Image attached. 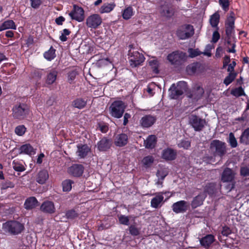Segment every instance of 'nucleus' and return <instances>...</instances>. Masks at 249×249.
<instances>
[{
	"label": "nucleus",
	"mask_w": 249,
	"mask_h": 249,
	"mask_svg": "<svg viewBox=\"0 0 249 249\" xmlns=\"http://www.w3.org/2000/svg\"><path fill=\"white\" fill-rule=\"evenodd\" d=\"M210 151L214 157H219L221 159L227 153V144L219 140H213L210 144Z\"/></svg>",
	"instance_id": "f257e3e1"
},
{
	"label": "nucleus",
	"mask_w": 249,
	"mask_h": 249,
	"mask_svg": "<svg viewBox=\"0 0 249 249\" xmlns=\"http://www.w3.org/2000/svg\"><path fill=\"white\" fill-rule=\"evenodd\" d=\"M2 229L4 231L11 235H18L24 230V225L16 220H8L3 223Z\"/></svg>",
	"instance_id": "f03ea898"
},
{
	"label": "nucleus",
	"mask_w": 249,
	"mask_h": 249,
	"mask_svg": "<svg viewBox=\"0 0 249 249\" xmlns=\"http://www.w3.org/2000/svg\"><path fill=\"white\" fill-rule=\"evenodd\" d=\"M29 110V107L27 104L19 103L13 107L12 115L15 120H23L28 115Z\"/></svg>",
	"instance_id": "7ed1b4c3"
},
{
	"label": "nucleus",
	"mask_w": 249,
	"mask_h": 249,
	"mask_svg": "<svg viewBox=\"0 0 249 249\" xmlns=\"http://www.w3.org/2000/svg\"><path fill=\"white\" fill-rule=\"evenodd\" d=\"M187 59L186 53L179 50L173 51L167 56V60L171 65L179 66L183 64Z\"/></svg>",
	"instance_id": "20e7f679"
},
{
	"label": "nucleus",
	"mask_w": 249,
	"mask_h": 249,
	"mask_svg": "<svg viewBox=\"0 0 249 249\" xmlns=\"http://www.w3.org/2000/svg\"><path fill=\"white\" fill-rule=\"evenodd\" d=\"M125 105L124 102L117 100L113 102L109 107L110 115L113 118H121L124 113Z\"/></svg>",
	"instance_id": "39448f33"
},
{
	"label": "nucleus",
	"mask_w": 249,
	"mask_h": 249,
	"mask_svg": "<svg viewBox=\"0 0 249 249\" xmlns=\"http://www.w3.org/2000/svg\"><path fill=\"white\" fill-rule=\"evenodd\" d=\"M187 86V83L184 81L179 82L177 86L174 84H172L169 89L170 98L178 99L186 90Z\"/></svg>",
	"instance_id": "423d86ee"
},
{
	"label": "nucleus",
	"mask_w": 249,
	"mask_h": 249,
	"mask_svg": "<svg viewBox=\"0 0 249 249\" xmlns=\"http://www.w3.org/2000/svg\"><path fill=\"white\" fill-rule=\"evenodd\" d=\"M194 34V27L190 24H183L179 26L176 31V35L180 40L188 39Z\"/></svg>",
	"instance_id": "0eeeda50"
},
{
	"label": "nucleus",
	"mask_w": 249,
	"mask_h": 249,
	"mask_svg": "<svg viewBox=\"0 0 249 249\" xmlns=\"http://www.w3.org/2000/svg\"><path fill=\"white\" fill-rule=\"evenodd\" d=\"M128 55L129 64L132 68H136L142 65L145 60L144 55L137 51L129 50Z\"/></svg>",
	"instance_id": "6e6552de"
},
{
	"label": "nucleus",
	"mask_w": 249,
	"mask_h": 249,
	"mask_svg": "<svg viewBox=\"0 0 249 249\" xmlns=\"http://www.w3.org/2000/svg\"><path fill=\"white\" fill-rule=\"evenodd\" d=\"M160 13L161 17L170 18L175 13V8L171 2H164L160 7Z\"/></svg>",
	"instance_id": "1a4fd4ad"
},
{
	"label": "nucleus",
	"mask_w": 249,
	"mask_h": 249,
	"mask_svg": "<svg viewBox=\"0 0 249 249\" xmlns=\"http://www.w3.org/2000/svg\"><path fill=\"white\" fill-rule=\"evenodd\" d=\"M189 123L195 131H201L205 127L206 122L196 115H192L189 118Z\"/></svg>",
	"instance_id": "9d476101"
},
{
	"label": "nucleus",
	"mask_w": 249,
	"mask_h": 249,
	"mask_svg": "<svg viewBox=\"0 0 249 249\" xmlns=\"http://www.w3.org/2000/svg\"><path fill=\"white\" fill-rule=\"evenodd\" d=\"M235 17L234 13L231 11L227 17L225 22V33L226 36H231L234 33Z\"/></svg>",
	"instance_id": "9b49d317"
},
{
	"label": "nucleus",
	"mask_w": 249,
	"mask_h": 249,
	"mask_svg": "<svg viewBox=\"0 0 249 249\" xmlns=\"http://www.w3.org/2000/svg\"><path fill=\"white\" fill-rule=\"evenodd\" d=\"M69 15L72 20H75L78 22H82L85 18L83 8L76 4L73 5V9L69 13Z\"/></svg>",
	"instance_id": "f8f14e48"
},
{
	"label": "nucleus",
	"mask_w": 249,
	"mask_h": 249,
	"mask_svg": "<svg viewBox=\"0 0 249 249\" xmlns=\"http://www.w3.org/2000/svg\"><path fill=\"white\" fill-rule=\"evenodd\" d=\"M101 17L97 14H92L86 19V25L88 28L97 29L102 23Z\"/></svg>",
	"instance_id": "ddd939ff"
},
{
	"label": "nucleus",
	"mask_w": 249,
	"mask_h": 249,
	"mask_svg": "<svg viewBox=\"0 0 249 249\" xmlns=\"http://www.w3.org/2000/svg\"><path fill=\"white\" fill-rule=\"evenodd\" d=\"M204 93V89L200 86H197L188 91L187 93V96L192 99L193 101H197L201 98Z\"/></svg>",
	"instance_id": "4468645a"
},
{
	"label": "nucleus",
	"mask_w": 249,
	"mask_h": 249,
	"mask_svg": "<svg viewBox=\"0 0 249 249\" xmlns=\"http://www.w3.org/2000/svg\"><path fill=\"white\" fill-rule=\"evenodd\" d=\"M189 207V203L185 200L176 202L172 206L173 211L176 213H184L188 209Z\"/></svg>",
	"instance_id": "2eb2a0df"
},
{
	"label": "nucleus",
	"mask_w": 249,
	"mask_h": 249,
	"mask_svg": "<svg viewBox=\"0 0 249 249\" xmlns=\"http://www.w3.org/2000/svg\"><path fill=\"white\" fill-rule=\"evenodd\" d=\"M112 144L111 139L104 137L97 143V149L100 151L105 152L108 151Z\"/></svg>",
	"instance_id": "dca6fc26"
},
{
	"label": "nucleus",
	"mask_w": 249,
	"mask_h": 249,
	"mask_svg": "<svg viewBox=\"0 0 249 249\" xmlns=\"http://www.w3.org/2000/svg\"><path fill=\"white\" fill-rule=\"evenodd\" d=\"M157 118L151 115H145L140 121L141 126L142 128H149L152 126L156 122Z\"/></svg>",
	"instance_id": "f3484780"
},
{
	"label": "nucleus",
	"mask_w": 249,
	"mask_h": 249,
	"mask_svg": "<svg viewBox=\"0 0 249 249\" xmlns=\"http://www.w3.org/2000/svg\"><path fill=\"white\" fill-rule=\"evenodd\" d=\"M84 167L82 164H74L68 169L69 173L74 177H80L84 173Z\"/></svg>",
	"instance_id": "a211bd4d"
},
{
	"label": "nucleus",
	"mask_w": 249,
	"mask_h": 249,
	"mask_svg": "<svg viewBox=\"0 0 249 249\" xmlns=\"http://www.w3.org/2000/svg\"><path fill=\"white\" fill-rule=\"evenodd\" d=\"M177 155L176 150L168 147L162 150L161 158L166 161H172L176 159Z\"/></svg>",
	"instance_id": "6ab92c4d"
},
{
	"label": "nucleus",
	"mask_w": 249,
	"mask_h": 249,
	"mask_svg": "<svg viewBox=\"0 0 249 249\" xmlns=\"http://www.w3.org/2000/svg\"><path fill=\"white\" fill-rule=\"evenodd\" d=\"M235 174L233 171L229 168H226L221 175V181L223 182H232L234 181Z\"/></svg>",
	"instance_id": "aec40b11"
},
{
	"label": "nucleus",
	"mask_w": 249,
	"mask_h": 249,
	"mask_svg": "<svg viewBox=\"0 0 249 249\" xmlns=\"http://www.w3.org/2000/svg\"><path fill=\"white\" fill-rule=\"evenodd\" d=\"M77 147L76 154L81 159L85 158L90 151V147L86 144H78Z\"/></svg>",
	"instance_id": "412c9836"
},
{
	"label": "nucleus",
	"mask_w": 249,
	"mask_h": 249,
	"mask_svg": "<svg viewBox=\"0 0 249 249\" xmlns=\"http://www.w3.org/2000/svg\"><path fill=\"white\" fill-rule=\"evenodd\" d=\"M207 195L205 193H200L197 196H195L191 202V206L193 209L196 208L198 207L201 206Z\"/></svg>",
	"instance_id": "4be33fe9"
},
{
	"label": "nucleus",
	"mask_w": 249,
	"mask_h": 249,
	"mask_svg": "<svg viewBox=\"0 0 249 249\" xmlns=\"http://www.w3.org/2000/svg\"><path fill=\"white\" fill-rule=\"evenodd\" d=\"M88 99L86 98L77 97L71 102V106L79 109L84 108L87 105Z\"/></svg>",
	"instance_id": "5701e85b"
},
{
	"label": "nucleus",
	"mask_w": 249,
	"mask_h": 249,
	"mask_svg": "<svg viewBox=\"0 0 249 249\" xmlns=\"http://www.w3.org/2000/svg\"><path fill=\"white\" fill-rule=\"evenodd\" d=\"M40 210L44 213L52 214L55 212V209L53 202L46 201L41 204Z\"/></svg>",
	"instance_id": "b1692460"
},
{
	"label": "nucleus",
	"mask_w": 249,
	"mask_h": 249,
	"mask_svg": "<svg viewBox=\"0 0 249 249\" xmlns=\"http://www.w3.org/2000/svg\"><path fill=\"white\" fill-rule=\"evenodd\" d=\"M19 154L32 155L35 153L33 147L29 143L22 145L18 149Z\"/></svg>",
	"instance_id": "393cba45"
},
{
	"label": "nucleus",
	"mask_w": 249,
	"mask_h": 249,
	"mask_svg": "<svg viewBox=\"0 0 249 249\" xmlns=\"http://www.w3.org/2000/svg\"><path fill=\"white\" fill-rule=\"evenodd\" d=\"M214 240V236L213 235L207 234L200 240V243L202 247L208 249Z\"/></svg>",
	"instance_id": "a878e982"
},
{
	"label": "nucleus",
	"mask_w": 249,
	"mask_h": 249,
	"mask_svg": "<svg viewBox=\"0 0 249 249\" xmlns=\"http://www.w3.org/2000/svg\"><path fill=\"white\" fill-rule=\"evenodd\" d=\"M128 142V136L124 133H121L117 135L116 137L114 143L117 146L123 147L125 146Z\"/></svg>",
	"instance_id": "bb28decb"
},
{
	"label": "nucleus",
	"mask_w": 249,
	"mask_h": 249,
	"mask_svg": "<svg viewBox=\"0 0 249 249\" xmlns=\"http://www.w3.org/2000/svg\"><path fill=\"white\" fill-rule=\"evenodd\" d=\"M166 193L159 192L157 194L155 197H153L151 200V206L154 208H158L159 207L160 203L163 201V194Z\"/></svg>",
	"instance_id": "cd10ccee"
},
{
	"label": "nucleus",
	"mask_w": 249,
	"mask_h": 249,
	"mask_svg": "<svg viewBox=\"0 0 249 249\" xmlns=\"http://www.w3.org/2000/svg\"><path fill=\"white\" fill-rule=\"evenodd\" d=\"M49 178V174L47 170L43 169L37 174L36 181L40 184H44Z\"/></svg>",
	"instance_id": "c85d7f7f"
},
{
	"label": "nucleus",
	"mask_w": 249,
	"mask_h": 249,
	"mask_svg": "<svg viewBox=\"0 0 249 249\" xmlns=\"http://www.w3.org/2000/svg\"><path fill=\"white\" fill-rule=\"evenodd\" d=\"M157 142V138L154 135H149L144 141L145 147L148 149L154 148Z\"/></svg>",
	"instance_id": "c756f323"
},
{
	"label": "nucleus",
	"mask_w": 249,
	"mask_h": 249,
	"mask_svg": "<svg viewBox=\"0 0 249 249\" xmlns=\"http://www.w3.org/2000/svg\"><path fill=\"white\" fill-rule=\"evenodd\" d=\"M37 200L34 196L27 198L24 202V208L27 210H31L37 206Z\"/></svg>",
	"instance_id": "7c9ffc66"
},
{
	"label": "nucleus",
	"mask_w": 249,
	"mask_h": 249,
	"mask_svg": "<svg viewBox=\"0 0 249 249\" xmlns=\"http://www.w3.org/2000/svg\"><path fill=\"white\" fill-rule=\"evenodd\" d=\"M17 26L13 20H7L4 21L0 26V32L6 29L16 30Z\"/></svg>",
	"instance_id": "2f4dec72"
},
{
	"label": "nucleus",
	"mask_w": 249,
	"mask_h": 249,
	"mask_svg": "<svg viewBox=\"0 0 249 249\" xmlns=\"http://www.w3.org/2000/svg\"><path fill=\"white\" fill-rule=\"evenodd\" d=\"M58 72L54 69L51 70L47 75L46 83L49 85L53 84L56 80Z\"/></svg>",
	"instance_id": "473e14b6"
},
{
	"label": "nucleus",
	"mask_w": 249,
	"mask_h": 249,
	"mask_svg": "<svg viewBox=\"0 0 249 249\" xmlns=\"http://www.w3.org/2000/svg\"><path fill=\"white\" fill-rule=\"evenodd\" d=\"M116 6L115 3H105L100 8L101 14L108 13L112 11Z\"/></svg>",
	"instance_id": "72a5a7b5"
},
{
	"label": "nucleus",
	"mask_w": 249,
	"mask_h": 249,
	"mask_svg": "<svg viewBox=\"0 0 249 249\" xmlns=\"http://www.w3.org/2000/svg\"><path fill=\"white\" fill-rule=\"evenodd\" d=\"M56 50L52 46L49 50L44 52V57L48 61H51L56 57Z\"/></svg>",
	"instance_id": "f704fd0d"
},
{
	"label": "nucleus",
	"mask_w": 249,
	"mask_h": 249,
	"mask_svg": "<svg viewBox=\"0 0 249 249\" xmlns=\"http://www.w3.org/2000/svg\"><path fill=\"white\" fill-rule=\"evenodd\" d=\"M215 184L214 183H209L205 186L203 193H205L206 195L207 194L210 196H212L215 194Z\"/></svg>",
	"instance_id": "c9c22d12"
},
{
	"label": "nucleus",
	"mask_w": 249,
	"mask_h": 249,
	"mask_svg": "<svg viewBox=\"0 0 249 249\" xmlns=\"http://www.w3.org/2000/svg\"><path fill=\"white\" fill-rule=\"evenodd\" d=\"M219 19H220V15L217 12L214 13L213 15H212L211 16L210 19V22L211 25V26L215 28L216 27L217 29H218V25L219 22Z\"/></svg>",
	"instance_id": "e433bc0d"
},
{
	"label": "nucleus",
	"mask_w": 249,
	"mask_h": 249,
	"mask_svg": "<svg viewBox=\"0 0 249 249\" xmlns=\"http://www.w3.org/2000/svg\"><path fill=\"white\" fill-rule=\"evenodd\" d=\"M240 142L245 144H249V127L246 128L242 133Z\"/></svg>",
	"instance_id": "4c0bfd02"
},
{
	"label": "nucleus",
	"mask_w": 249,
	"mask_h": 249,
	"mask_svg": "<svg viewBox=\"0 0 249 249\" xmlns=\"http://www.w3.org/2000/svg\"><path fill=\"white\" fill-rule=\"evenodd\" d=\"M2 70L10 75L15 72L16 68L15 66L11 63H4L2 67Z\"/></svg>",
	"instance_id": "58836bf2"
},
{
	"label": "nucleus",
	"mask_w": 249,
	"mask_h": 249,
	"mask_svg": "<svg viewBox=\"0 0 249 249\" xmlns=\"http://www.w3.org/2000/svg\"><path fill=\"white\" fill-rule=\"evenodd\" d=\"M149 65L151 67L153 72L156 74L159 73L160 62L157 59L150 60L149 62Z\"/></svg>",
	"instance_id": "ea45409f"
},
{
	"label": "nucleus",
	"mask_w": 249,
	"mask_h": 249,
	"mask_svg": "<svg viewBox=\"0 0 249 249\" xmlns=\"http://www.w3.org/2000/svg\"><path fill=\"white\" fill-rule=\"evenodd\" d=\"M154 158L152 156H147L144 157L142 160V162L143 164V165L146 168L150 167L152 163L154 162Z\"/></svg>",
	"instance_id": "a19ab883"
},
{
	"label": "nucleus",
	"mask_w": 249,
	"mask_h": 249,
	"mask_svg": "<svg viewBox=\"0 0 249 249\" xmlns=\"http://www.w3.org/2000/svg\"><path fill=\"white\" fill-rule=\"evenodd\" d=\"M201 66V64L198 62L193 63L189 65L187 68L186 70L188 72L192 74L196 73L198 68Z\"/></svg>",
	"instance_id": "79ce46f5"
},
{
	"label": "nucleus",
	"mask_w": 249,
	"mask_h": 249,
	"mask_svg": "<svg viewBox=\"0 0 249 249\" xmlns=\"http://www.w3.org/2000/svg\"><path fill=\"white\" fill-rule=\"evenodd\" d=\"M133 15V9L132 7L129 6L126 8L123 11L122 17L124 19L128 20L130 19Z\"/></svg>",
	"instance_id": "37998d69"
},
{
	"label": "nucleus",
	"mask_w": 249,
	"mask_h": 249,
	"mask_svg": "<svg viewBox=\"0 0 249 249\" xmlns=\"http://www.w3.org/2000/svg\"><path fill=\"white\" fill-rule=\"evenodd\" d=\"M237 76V73L235 72H231L228 74L224 80L223 83L228 86L235 79Z\"/></svg>",
	"instance_id": "c03bdc74"
},
{
	"label": "nucleus",
	"mask_w": 249,
	"mask_h": 249,
	"mask_svg": "<svg viewBox=\"0 0 249 249\" xmlns=\"http://www.w3.org/2000/svg\"><path fill=\"white\" fill-rule=\"evenodd\" d=\"M74 182L71 179H66L62 183L63 191L64 192H69L71 190L72 184Z\"/></svg>",
	"instance_id": "a18cd8bd"
},
{
	"label": "nucleus",
	"mask_w": 249,
	"mask_h": 249,
	"mask_svg": "<svg viewBox=\"0 0 249 249\" xmlns=\"http://www.w3.org/2000/svg\"><path fill=\"white\" fill-rule=\"evenodd\" d=\"M97 129H99L102 133H107L108 130V124L104 121H100L97 123Z\"/></svg>",
	"instance_id": "49530a36"
},
{
	"label": "nucleus",
	"mask_w": 249,
	"mask_h": 249,
	"mask_svg": "<svg viewBox=\"0 0 249 249\" xmlns=\"http://www.w3.org/2000/svg\"><path fill=\"white\" fill-rule=\"evenodd\" d=\"M231 36H226V42L229 45L231 46V48H228L227 50V52L229 53H235L236 50L235 48L236 47L235 43H232L231 40Z\"/></svg>",
	"instance_id": "de8ad7c7"
},
{
	"label": "nucleus",
	"mask_w": 249,
	"mask_h": 249,
	"mask_svg": "<svg viewBox=\"0 0 249 249\" xmlns=\"http://www.w3.org/2000/svg\"><path fill=\"white\" fill-rule=\"evenodd\" d=\"M13 169L17 172H23L25 170L24 166L22 163L16 160H13L12 162Z\"/></svg>",
	"instance_id": "09e8293b"
},
{
	"label": "nucleus",
	"mask_w": 249,
	"mask_h": 249,
	"mask_svg": "<svg viewBox=\"0 0 249 249\" xmlns=\"http://www.w3.org/2000/svg\"><path fill=\"white\" fill-rule=\"evenodd\" d=\"M65 216L69 219H74L78 217L79 214L75 210L71 209L66 212Z\"/></svg>",
	"instance_id": "8fccbe9b"
},
{
	"label": "nucleus",
	"mask_w": 249,
	"mask_h": 249,
	"mask_svg": "<svg viewBox=\"0 0 249 249\" xmlns=\"http://www.w3.org/2000/svg\"><path fill=\"white\" fill-rule=\"evenodd\" d=\"M178 146L179 148H182L184 149H188L191 147V142L187 139L181 140L178 143Z\"/></svg>",
	"instance_id": "3c124183"
},
{
	"label": "nucleus",
	"mask_w": 249,
	"mask_h": 249,
	"mask_svg": "<svg viewBox=\"0 0 249 249\" xmlns=\"http://www.w3.org/2000/svg\"><path fill=\"white\" fill-rule=\"evenodd\" d=\"M129 233L134 236H138L140 234V230L136 227L135 225H131L128 227Z\"/></svg>",
	"instance_id": "603ef678"
},
{
	"label": "nucleus",
	"mask_w": 249,
	"mask_h": 249,
	"mask_svg": "<svg viewBox=\"0 0 249 249\" xmlns=\"http://www.w3.org/2000/svg\"><path fill=\"white\" fill-rule=\"evenodd\" d=\"M228 142L229 143L230 146L232 148H235L237 146V142L234 136V135L232 132L229 134V138Z\"/></svg>",
	"instance_id": "864d4df0"
},
{
	"label": "nucleus",
	"mask_w": 249,
	"mask_h": 249,
	"mask_svg": "<svg viewBox=\"0 0 249 249\" xmlns=\"http://www.w3.org/2000/svg\"><path fill=\"white\" fill-rule=\"evenodd\" d=\"M26 128L24 125L17 126L15 129V133L18 136H23L26 131Z\"/></svg>",
	"instance_id": "5fc2aeb1"
},
{
	"label": "nucleus",
	"mask_w": 249,
	"mask_h": 249,
	"mask_svg": "<svg viewBox=\"0 0 249 249\" xmlns=\"http://www.w3.org/2000/svg\"><path fill=\"white\" fill-rule=\"evenodd\" d=\"M231 93L232 95L236 97H240L245 95L244 89L242 88V87L235 88L234 89L232 90L231 91Z\"/></svg>",
	"instance_id": "6e6d98bb"
},
{
	"label": "nucleus",
	"mask_w": 249,
	"mask_h": 249,
	"mask_svg": "<svg viewBox=\"0 0 249 249\" xmlns=\"http://www.w3.org/2000/svg\"><path fill=\"white\" fill-rule=\"evenodd\" d=\"M119 222L122 225L128 226L129 224V217L124 215H120L118 216Z\"/></svg>",
	"instance_id": "4d7b16f0"
},
{
	"label": "nucleus",
	"mask_w": 249,
	"mask_h": 249,
	"mask_svg": "<svg viewBox=\"0 0 249 249\" xmlns=\"http://www.w3.org/2000/svg\"><path fill=\"white\" fill-rule=\"evenodd\" d=\"M189 56L191 58H194L200 55L202 53L198 49H194L192 48L188 50Z\"/></svg>",
	"instance_id": "13d9d810"
},
{
	"label": "nucleus",
	"mask_w": 249,
	"mask_h": 249,
	"mask_svg": "<svg viewBox=\"0 0 249 249\" xmlns=\"http://www.w3.org/2000/svg\"><path fill=\"white\" fill-rule=\"evenodd\" d=\"M71 33V32L67 29H64L62 30L61 35L59 37L60 40L62 42L66 41L68 39L67 36H69Z\"/></svg>",
	"instance_id": "bf43d9fd"
},
{
	"label": "nucleus",
	"mask_w": 249,
	"mask_h": 249,
	"mask_svg": "<svg viewBox=\"0 0 249 249\" xmlns=\"http://www.w3.org/2000/svg\"><path fill=\"white\" fill-rule=\"evenodd\" d=\"M219 3L225 11H227L229 10L230 6L229 0H219Z\"/></svg>",
	"instance_id": "052dcab7"
},
{
	"label": "nucleus",
	"mask_w": 249,
	"mask_h": 249,
	"mask_svg": "<svg viewBox=\"0 0 249 249\" xmlns=\"http://www.w3.org/2000/svg\"><path fill=\"white\" fill-rule=\"evenodd\" d=\"M231 232H232L231 229L229 227L225 226L222 227V230L221 233L222 235L227 237L230 234H231Z\"/></svg>",
	"instance_id": "680f3d73"
},
{
	"label": "nucleus",
	"mask_w": 249,
	"mask_h": 249,
	"mask_svg": "<svg viewBox=\"0 0 249 249\" xmlns=\"http://www.w3.org/2000/svg\"><path fill=\"white\" fill-rule=\"evenodd\" d=\"M77 75V72L76 71H71L68 73V81L71 83L75 78L76 76Z\"/></svg>",
	"instance_id": "e2e57ef3"
},
{
	"label": "nucleus",
	"mask_w": 249,
	"mask_h": 249,
	"mask_svg": "<svg viewBox=\"0 0 249 249\" xmlns=\"http://www.w3.org/2000/svg\"><path fill=\"white\" fill-rule=\"evenodd\" d=\"M240 172L241 176L243 177H249V168L247 167H241Z\"/></svg>",
	"instance_id": "0e129e2a"
},
{
	"label": "nucleus",
	"mask_w": 249,
	"mask_h": 249,
	"mask_svg": "<svg viewBox=\"0 0 249 249\" xmlns=\"http://www.w3.org/2000/svg\"><path fill=\"white\" fill-rule=\"evenodd\" d=\"M217 30H218V29H217ZM220 35L219 32H218V31L217 30L214 31L213 34L212 41L213 43H215L218 41V40L220 39Z\"/></svg>",
	"instance_id": "69168bd1"
},
{
	"label": "nucleus",
	"mask_w": 249,
	"mask_h": 249,
	"mask_svg": "<svg viewBox=\"0 0 249 249\" xmlns=\"http://www.w3.org/2000/svg\"><path fill=\"white\" fill-rule=\"evenodd\" d=\"M31 5L34 9H37L41 4V0H30Z\"/></svg>",
	"instance_id": "338daca9"
},
{
	"label": "nucleus",
	"mask_w": 249,
	"mask_h": 249,
	"mask_svg": "<svg viewBox=\"0 0 249 249\" xmlns=\"http://www.w3.org/2000/svg\"><path fill=\"white\" fill-rule=\"evenodd\" d=\"M228 184L225 186L227 192L231 191L235 187V181L227 182Z\"/></svg>",
	"instance_id": "774afa93"
}]
</instances>
